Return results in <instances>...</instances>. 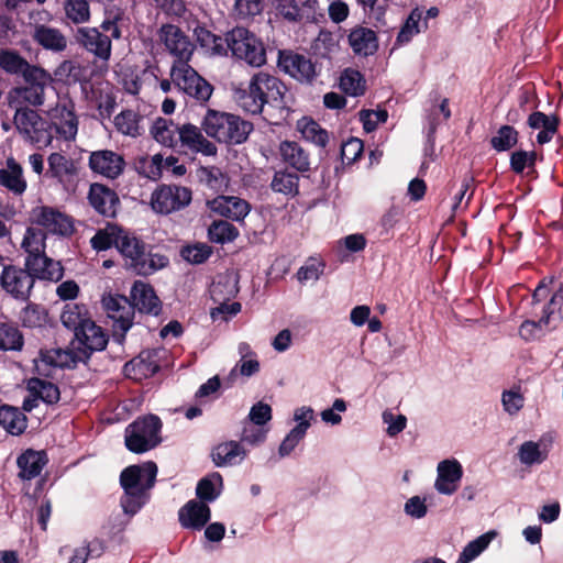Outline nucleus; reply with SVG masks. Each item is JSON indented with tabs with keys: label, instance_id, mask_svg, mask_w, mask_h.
I'll return each instance as SVG.
<instances>
[{
	"label": "nucleus",
	"instance_id": "obj_45",
	"mask_svg": "<svg viewBox=\"0 0 563 563\" xmlns=\"http://www.w3.org/2000/svg\"><path fill=\"white\" fill-rule=\"evenodd\" d=\"M223 481L219 473H212L209 476L199 481L196 494L199 501H213L216 500L222 490Z\"/></svg>",
	"mask_w": 563,
	"mask_h": 563
},
{
	"label": "nucleus",
	"instance_id": "obj_32",
	"mask_svg": "<svg viewBox=\"0 0 563 563\" xmlns=\"http://www.w3.org/2000/svg\"><path fill=\"white\" fill-rule=\"evenodd\" d=\"M19 476L31 481L38 476L47 463L44 451L26 450L18 457Z\"/></svg>",
	"mask_w": 563,
	"mask_h": 563
},
{
	"label": "nucleus",
	"instance_id": "obj_12",
	"mask_svg": "<svg viewBox=\"0 0 563 563\" xmlns=\"http://www.w3.org/2000/svg\"><path fill=\"white\" fill-rule=\"evenodd\" d=\"M14 125L31 143L46 146L51 143L52 136L47 129V122L33 109L14 110Z\"/></svg>",
	"mask_w": 563,
	"mask_h": 563
},
{
	"label": "nucleus",
	"instance_id": "obj_55",
	"mask_svg": "<svg viewBox=\"0 0 563 563\" xmlns=\"http://www.w3.org/2000/svg\"><path fill=\"white\" fill-rule=\"evenodd\" d=\"M563 318V286H561L551 297L549 303L544 307L541 322L550 325L552 322H559Z\"/></svg>",
	"mask_w": 563,
	"mask_h": 563
},
{
	"label": "nucleus",
	"instance_id": "obj_52",
	"mask_svg": "<svg viewBox=\"0 0 563 563\" xmlns=\"http://www.w3.org/2000/svg\"><path fill=\"white\" fill-rule=\"evenodd\" d=\"M23 345V338L19 329L10 322L0 321V350L18 351Z\"/></svg>",
	"mask_w": 563,
	"mask_h": 563
},
{
	"label": "nucleus",
	"instance_id": "obj_57",
	"mask_svg": "<svg viewBox=\"0 0 563 563\" xmlns=\"http://www.w3.org/2000/svg\"><path fill=\"white\" fill-rule=\"evenodd\" d=\"M422 19V11L420 9H415L409 14L407 21L401 27L400 32L397 36L398 44H407L411 41V38L420 32V21Z\"/></svg>",
	"mask_w": 563,
	"mask_h": 563
},
{
	"label": "nucleus",
	"instance_id": "obj_44",
	"mask_svg": "<svg viewBox=\"0 0 563 563\" xmlns=\"http://www.w3.org/2000/svg\"><path fill=\"white\" fill-rule=\"evenodd\" d=\"M194 34L196 41L207 53L211 55L227 54L225 38L211 33L205 26H197Z\"/></svg>",
	"mask_w": 563,
	"mask_h": 563
},
{
	"label": "nucleus",
	"instance_id": "obj_60",
	"mask_svg": "<svg viewBox=\"0 0 563 563\" xmlns=\"http://www.w3.org/2000/svg\"><path fill=\"white\" fill-rule=\"evenodd\" d=\"M518 141L517 131L510 125H503L497 134L492 139V146L496 151H507L511 148Z\"/></svg>",
	"mask_w": 563,
	"mask_h": 563
},
{
	"label": "nucleus",
	"instance_id": "obj_11",
	"mask_svg": "<svg viewBox=\"0 0 563 563\" xmlns=\"http://www.w3.org/2000/svg\"><path fill=\"white\" fill-rule=\"evenodd\" d=\"M157 34L165 49L175 58L172 66L189 65L195 45L180 27L174 24H163Z\"/></svg>",
	"mask_w": 563,
	"mask_h": 563
},
{
	"label": "nucleus",
	"instance_id": "obj_36",
	"mask_svg": "<svg viewBox=\"0 0 563 563\" xmlns=\"http://www.w3.org/2000/svg\"><path fill=\"white\" fill-rule=\"evenodd\" d=\"M349 43L355 54L368 56L376 52L377 37L374 31L367 27H356L349 35Z\"/></svg>",
	"mask_w": 563,
	"mask_h": 563
},
{
	"label": "nucleus",
	"instance_id": "obj_10",
	"mask_svg": "<svg viewBox=\"0 0 563 563\" xmlns=\"http://www.w3.org/2000/svg\"><path fill=\"white\" fill-rule=\"evenodd\" d=\"M192 199L188 187L179 185H161L151 196V207L159 214H169L186 208Z\"/></svg>",
	"mask_w": 563,
	"mask_h": 563
},
{
	"label": "nucleus",
	"instance_id": "obj_47",
	"mask_svg": "<svg viewBox=\"0 0 563 563\" xmlns=\"http://www.w3.org/2000/svg\"><path fill=\"white\" fill-rule=\"evenodd\" d=\"M497 533L490 530L475 540L468 542L463 551L461 552L457 563H470L475 560L481 553H483L490 542L496 538Z\"/></svg>",
	"mask_w": 563,
	"mask_h": 563
},
{
	"label": "nucleus",
	"instance_id": "obj_31",
	"mask_svg": "<svg viewBox=\"0 0 563 563\" xmlns=\"http://www.w3.org/2000/svg\"><path fill=\"white\" fill-rule=\"evenodd\" d=\"M87 100L91 101L100 111L102 117H110L115 107V99L110 92L109 85H90L85 82L81 86Z\"/></svg>",
	"mask_w": 563,
	"mask_h": 563
},
{
	"label": "nucleus",
	"instance_id": "obj_56",
	"mask_svg": "<svg viewBox=\"0 0 563 563\" xmlns=\"http://www.w3.org/2000/svg\"><path fill=\"white\" fill-rule=\"evenodd\" d=\"M20 321L23 327L38 328L46 323L47 312L43 307L30 303L22 309L20 313Z\"/></svg>",
	"mask_w": 563,
	"mask_h": 563
},
{
	"label": "nucleus",
	"instance_id": "obj_28",
	"mask_svg": "<svg viewBox=\"0 0 563 563\" xmlns=\"http://www.w3.org/2000/svg\"><path fill=\"white\" fill-rule=\"evenodd\" d=\"M88 199L93 209L100 214L106 217L115 216L119 198L113 190L100 184H92Z\"/></svg>",
	"mask_w": 563,
	"mask_h": 563
},
{
	"label": "nucleus",
	"instance_id": "obj_17",
	"mask_svg": "<svg viewBox=\"0 0 563 563\" xmlns=\"http://www.w3.org/2000/svg\"><path fill=\"white\" fill-rule=\"evenodd\" d=\"M278 67L301 82H310L317 75L310 58L289 51L279 52Z\"/></svg>",
	"mask_w": 563,
	"mask_h": 563
},
{
	"label": "nucleus",
	"instance_id": "obj_58",
	"mask_svg": "<svg viewBox=\"0 0 563 563\" xmlns=\"http://www.w3.org/2000/svg\"><path fill=\"white\" fill-rule=\"evenodd\" d=\"M208 233L212 242L221 244L231 242L238 236L234 225L227 221H214L209 228Z\"/></svg>",
	"mask_w": 563,
	"mask_h": 563
},
{
	"label": "nucleus",
	"instance_id": "obj_34",
	"mask_svg": "<svg viewBox=\"0 0 563 563\" xmlns=\"http://www.w3.org/2000/svg\"><path fill=\"white\" fill-rule=\"evenodd\" d=\"M158 368L159 366L155 360V354L146 351L128 362L124 365V373L128 377L140 380L154 375Z\"/></svg>",
	"mask_w": 563,
	"mask_h": 563
},
{
	"label": "nucleus",
	"instance_id": "obj_13",
	"mask_svg": "<svg viewBox=\"0 0 563 563\" xmlns=\"http://www.w3.org/2000/svg\"><path fill=\"white\" fill-rule=\"evenodd\" d=\"M46 114L64 140H75L78 132V118L75 113V104L70 99L58 98L56 104L49 108Z\"/></svg>",
	"mask_w": 563,
	"mask_h": 563
},
{
	"label": "nucleus",
	"instance_id": "obj_33",
	"mask_svg": "<svg viewBox=\"0 0 563 563\" xmlns=\"http://www.w3.org/2000/svg\"><path fill=\"white\" fill-rule=\"evenodd\" d=\"M278 153L284 163L298 172H307L310 168L309 154L294 141H283L278 146Z\"/></svg>",
	"mask_w": 563,
	"mask_h": 563
},
{
	"label": "nucleus",
	"instance_id": "obj_3",
	"mask_svg": "<svg viewBox=\"0 0 563 563\" xmlns=\"http://www.w3.org/2000/svg\"><path fill=\"white\" fill-rule=\"evenodd\" d=\"M208 136L225 144H241L247 140L253 125L240 117L209 109L202 120Z\"/></svg>",
	"mask_w": 563,
	"mask_h": 563
},
{
	"label": "nucleus",
	"instance_id": "obj_5",
	"mask_svg": "<svg viewBox=\"0 0 563 563\" xmlns=\"http://www.w3.org/2000/svg\"><path fill=\"white\" fill-rule=\"evenodd\" d=\"M26 85L12 88L8 92V104L13 110L41 107L45 101V88L51 82V75L43 68H32L24 77Z\"/></svg>",
	"mask_w": 563,
	"mask_h": 563
},
{
	"label": "nucleus",
	"instance_id": "obj_15",
	"mask_svg": "<svg viewBox=\"0 0 563 563\" xmlns=\"http://www.w3.org/2000/svg\"><path fill=\"white\" fill-rule=\"evenodd\" d=\"M31 220L33 223L41 225L46 231L59 234L67 235L73 232V221L71 219L53 207L48 206H37L31 211Z\"/></svg>",
	"mask_w": 563,
	"mask_h": 563
},
{
	"label": "nucleus",
	"instance_id": "obj_29",
	"mask_svg": "<svg viewBox=\"0 0 563 563\" xmlns=\"http://www.w3.org/2000/svg\"><path fill=\"white\" fill-rule=\"evenodd\" d=\"M247 455V451L240 442L227 441L218 444L211 453L212 461L218 467L240 464Z\"/></svg>",
	"mask_w": 563,
	"mask_h": 563
},
{
	"label": "nucleus",
	"instance_id": "obj_64",
	"mask_svg": "<svg viewBox=\"0 0 563 563\" xmlns=\"http://www.w3.org/2000/svg\"><path fill=\"white\" fill-rule=\"evenodd\" d=\"M292 420L296 422L292 429L306 435L312 422L316 420L314 410L310 406L297 407L294 410Z\"/></svg>",
	"mask_w": 563,
	"mask_h": 563
},
{
	"label": "nucleus",
	"instance_id": "obj_18",
	"mask_svg": "<svg viewBox=\"0 0 563 563\" xmlns=\"http://www.w3.org/2000/svg\"><path fill=\"white\" fill-rule=\"evenodd\" d=\"M123 157L110 150L95 151L89 156L90 169L109 179H115L124 169Z\"/></svg>",
	"mask_w": 563,
	"mask_h": 563
},
{
	"label": "nucleus",
	"instance_id": "obj_54",
	"mask_svg": "<svg viewBox=\"0 0 563 563\" xmlns=\"http://www.w3.org/2000/svg\"><path fill=\"white\" fill-rule=\"evenodd\" d=\"M46 234L42 229L27 228L22 241V249L27 253V256L37 255L45 252Z\"/></svg>",
	"mask_w": 563,
	"mask_h": 563
},
{
	"label": "nucleus",
	"instance_id": "obj_51",
	"mask_svg": "<svg viewBox=\"0 0 563 563\" xmlns=\"http://www.w3.org/2000/svg\"><path fill=\"white\" fill-rule=\"evenodd\" d=\"M235 100L238 104L247 113L260 114L264 109V99H261L252 85L249 82L246 89H239L235 91Z\"/></svg>",
	"mask_w": 563,
	"mask_h": 563
},
{
	"label": "nucleus",
	"instance_id": "obj_22",
	"mask_svg": "<svg viewBox=\"0 0 563 563\" xmlns=\"http://www.w3.org/2000/svg\"><path fill=\"white\" fill-rule=\"evenodd\" d=\"M178 146L195 153H201L206 156H213L217 154L216 145L203 136L198 126L191 123H186L180 126Z\"/></svg>",
	"mask_w": 563,
	"mask_h": 563
},
{
	"label": "nucleus",
	"instance_id": "obj_16",
	"mask_svg": "<svg viewBox=\"0 0 563 563\" xmlns=\"http://www.w3.org/2000/svg\"><path fill=\"white\" fill-rule=\"evenodd\" d=\"M463 466L456 459H446L438 463L434 489L444 496H452L460 487Z\"/></svg>",
	"mask_w": 563,
	"mask_h": 563
},
{
	"label": "nucleus",
	"instance_id": "obj_59",
	"mask_svg": "<svg viewBox=\"0 0 563 563\" xmlns=\"http://www.w3.org/2000/svg\"><path fill=\"white\" fill-rule=\"evenodd\" d=\"M65 12L66 16L76 24L85 23L90 19V9L87 0H67Z\"/></svg>",
	"mask_w": 563,
	"mask_h": 563
},
{
	"label": "nucleus",
	"instance_id": "obj_6",
	"mask_svg": "<svg viewBox=\"0 0 563 563\" xmlns=\"http://www.w3.org/2000/svg\"><path fill=\"white\" fill-rule=\"evenodd\" d=\"M225 48L233 57L251 66L260 67L266 62V52L261 40L244 27H235L225 35Z\"/></svg>",
	"mask_w": 563,
	"mask_h": 563
},
{
	"label": "nucleus",
	"instance_id": "obj_35",
	"mask_svg": "<svg viewBox=\"0 0 563 563\" xmlns=\"http://www.w3.org/2000/svg\"><path fill=\"white\" fill-rule=\"evenodd\" d=\"M180 126L169 119L158 118L151 128V134L159 144L176 148L178 147Z\"/></svg>",
	"mask_w": 563,
	"mask_h": 563
},
{
	"label": "nucleus",
	"instance_id": "obj_30",
	"mask_svg": "<svg viewBox=\"0 0 563 563\" xmlns=\"http://www.w3.org/2000/svg\"><path fill=\"white\" fill-rule=\"evenodd\" d=\"M131 298L134 309L137 308L140 311L158 314L161 301L148 284L141 280L135 282L131 289Z\"/></svg>",
	"mask_w": 563,
	"mask_h": 563
},
{
	"label": "nucleus",
	"instance_id": "obj_41",
	"mask_svg": "<svg viewBox=\"0 0 563 563\" xmlns=\"http://www.w3.org/2000/svg\"><path fill=\"white\" fill-rule=\"evenodd\" d=\"M0 67L9 74L23 75L37 66L30 65L20 54L10 49L0 51Z\"/></svg>",
	"mask_w": 563,
	"mask_h": 563
},
{
	"label": "nucleus",
	"instance_id": "obj_43",
	"mask_svg": "<svg viewBox=\"0 0 563 563\" xmlns=\"http://www.w3.org/2000/svg\"><path fill=\"white\" fill-rule=\"evenodd\" d=\"M90 319L87 308L84 305L78 303H66L60 314L63 325L73 330L74 334L86 321H89Z\"/></svg>",
	"mask_w": 563,
	"mask_h": 563
},
{
	"label": "nucleus",
	"instance_id": "obj_37",
	"mask_svg": "<svg viewBox=\"0 0 563 563\" xmlns=\"http://www.w3.org/2000/svg\"><path fill=\"white\" fill-rule=\"evenodd\" d=\"M33 37L45 49L63 52L67 47L66 36L55 27L37 25L34 30Z\"/></svg>",
	"mask_w": 563,
	"mask_h": 563
},
{
	"label": "nucleus",
	"instance_id": "obj_38",
	"mask_svg": "<svg viewBox=\"0 0 563 563\" xmlns=\"http://www.w3.org/2000/svg\"><path fill=\"white\" fill-rule=\"evenodd\" d=\"M0 426L12 435H20L27 427L25 415L15 407H0Z\"/></svg>",
	"mask_w": 563,
	"mask_h": 563
},
{
	"label": "nucleus",
	"instance_id": "obj_27",
	"mask_svg": "<svg viewBox=\"0 0 563 563\" xmlns=\"http://www.w3.org/2000/svg\"><path fill=\"white\" fill-rule=\"evenodd\" d=\"M208 207L211 211L236 221L245 218L250 211V206L245 200L233 196H219L209 200Z\"/></svg>",
	"mask_w": 563,
	"mask_h": 563
},
{
	"label": "nucleus",
	"instance_id": "obj_4",
	"mask_svg": "<svg viewBox=\"0 0 563 563\" xmlns=\"http://www.w3.org/2000/svg\"><path fill=\"white\" fill-rule=\"evenodd\" d=\"M121 23L122 18L117 15L112 20H104L100 27H79L76 32V40L95 58L107 63L111 57V40H119L122 35Z\"/></svg>",
	"mask_w": 563,
	"mask_h": 563
},
{
	"label": "nucleus",
	"instance_id": "obj_53",
	"mask_svg": "<svg viewBox=\"0 0 563 563\" xmlns=\"http://www.w3.org/2000/svg\"><path fill=\"white\" fill-rule=\"evenodd\" d=\"M298 181L297 174L279 170L275 173L271 187L275 192L295 195L298 191Z\"/></svg>",
	"mask_w": 563,
	"mask_h": 563
},
{
	"label": "nucleus",
	"instance_id": "obj_49",
	"mask_svg": "<svg viewBox=\"0 0 563 563\" xmlns=\"http://www.w3.org/2000/svg\"><path fill=\"white\" fill-rule=\"evenodd\" d=\"M54 76L56 79L65 81L66 84L81 82L82 85L87 82L85 67L74 60H64L60 63L54 70Z\"/></svg>",
	"mask_w": 563,
	"mask_h": 563
},
{
	"label": "nucleus",
	"instance_id": "obj_48",
	"mask_svg": "<svg viewBox=\"0 0 563 563\" xmlns=\"http://www.w3.org/2000/svg\"><path fill=\"white\" fill-rule=\"evenodd\" d=\"M85 358H87V353L81 350L75 352L74 350L59 349L43 355L45 362L58 367H71Z\"/></svg>",
	"mask_w": 563,
	"mask_h": 563
},
{
	"label": "nucleus",
	"instance_id": "obj_2",
	"mask_svg": "<svg viewBox=\"0 0 563 563\" xmlns=\"http://www.w3.org/2000/svg\"><path fill=\"white\" fill-rule=\"evenodd\" d=\"M117 250L122 255L124 265L139 275H150L168 263L167 257L152 254L141 239L126 230L118 241Z\"/></svg>",
	"mask_w": 563,
	"mask_h": 563
},
{
	"label": "nucleus",
	"instance_id": "obj_20",
	"mask_svg": "<svg viewBox=\"0 0 563 563\" xmlns=\"http://www.w3.org/2000/svg\"><path fill=\"white\" fill-rule=\"evenodd\" d=\"M552 441L541 438L523 441L517 449L516 457L520 465L531 468L543 464L550 455Z\"/></svg>",
	"mask_w": 563,
	"mask_h": 563
},
{
	"label": "nucleus",
	"instance_id": "obj_46",
	"mask_svg": "<svg viewBox=\"0 0 563 563\" xmlns=\"http://www.w3.org/2000/svg\"><path fill=\"white\" fill-rule=\"evenodd\" d=\"M124 229L117 225H107L100 229L91 238L90 243L93 250L100 252L110 249L112 245L118 246V241L123 235Z\"/></svg>",
	"mask_w": 563,
	"mask_h": 563
},
{
	"label": "nucleus",
	"instance_id": "obj_21",
	"mask_svg": "<svg viewBox=\"0 0 563 563\" xmlns=\"http://www.w3.org/2000/svg\"><path fill=\"white\" fill-rule=\"evenodd\" d=\"M48 168L46 175L56 179L64 188L74 185L78 174L76 162L62 153L54 152L47 157Z\"/></svg>",
	"mask_w": 563,
	"mask_h": 563
},
{
	"label": "nucleus",
	"instance_id": "obj_42",
	"mask_svg": "<svg viewBox=\"0 0 563 563\" xmlns=\"http://www.w3.org/2000/svg\"><path fill=\"white\" fill-rule=\"evenodd\" d=\"M339 87L344 93L358 97L365 92L366 81L358 70L346 68L341 73Z\"/></svg>",
	"mask_w": 563,
	"mask_h": 563
},
{
	"label": "nucleus",
	"instance_id": "obj_19",
	"mask_svg": "<svg viewBox=\"0 0 563 563\" xmlns=\"http://www.w3.org/2000/svg\"><path fill=\"white\" fill-rule=\"evenodd\" d=\"M108 343V336L101 327L93 320L86 321L75 333V341L71 343L77 349L87 353V357L93 351H102Z\"/></svg>",
	"mask_w": 563,
	"mask_h": 563
},
{
	"label": "nucleus",
	"instance_id": "obj_1",
	"mask_svg": "<svg viewBox=\"0 0 563 563\" xmlns=\"http://www.w3.org/2000/svg\"><path fill=\"white\" fill-rule=\"evenodd\" d=\"M157 466L154 462L131 465L124 468L120 483L124 490L121 506L126 515H135L147 503L150 489L154 486Z\"/></svg>",
	"mask_w": 563,
	"mask_h": 563
},
{
	"label": "nucleus",
	"instance_id": "obj_63",
	"mask_svg": "<svg viewBox=\"0 0 563 563\" xmlns=\"http://www.w3.org/2000/svg\"><path fill=\"white\" fill-rule=\"evenodd\" d=\"M501 404L504 410L509 416H515L523 408L525 397L518 388L504 390L501 394Z\"/></svg>",
	"mask_w": 563,
	"mask_h": 563
},
{
	"label": "nucleus",
	"instance_id": "obj_39",
	"mask_svg": "<svg viewBox=\"0 0 563 563\" xmlns=\"http://www.w3.org/2000/svg\"><path fill=\"white\" fill-rule=\"evenodd\" d=\"M142 117L133 110L121 111L114 118V125L117 130L128 136H140L144 129L141 124Z\"/></svg>",
	"mask_w": 563,
	"mask_h": 563
},
{
	"label": "nucleus",
	"instance_id": "obj_62",
	"mask_svg": "<svg viewBox=\"0 0 563 563\" xmlns=\"http://www.w3.org/2000/svg\"><path fill=\"white\" fill-rule=\"evenodd\" d=\"M137 168L143 176L156 180L162 176L163 156L155 154L152 157L142 158L139 161Z\"/></svg>",
	"mask_w": 563,
	"mask_h": 563
},
{
	"label": "nucleus",
	"instance_id": "obj_25",
	"mask_svg": "<svg viewBox=\"0 0 563 563\" xmlns=\"http://www.w3.org/2000/svg\"><path fill=\"white\" fill-rule=\"evenodd\" d=\"M27 271L33 278L58 282L64 274L63 266L59 262L48 258L45 252L37 255L27 256L25 260Z\"/></svg>",
	"mask_w": 563,
	"mask_h": 563
},
{
	"label": "nucleus",
	"instance_id": "obj_23",
	"mask_svg": "<svg viewBox=\"0 0 563 563\" xmlns=\"http://www.w3.org/2000/svg\"><path fill=\"white\" fill-rule=\"evenodd\" d=\"M250 84L253 87V91L261 99H264V104L279 103L282 101L285 86L277 77L261 71L251 78Z\"/></svg>",
	"mask_w": 563,
	"mask_h": 563
},
{
	"label": "nucleus",
	"instance_id": "obj_14",
	"mask_svg": "<svg viewBox=\"0 0 563 563\" xmlns=\"http://www.w3.org/2000/svg\"><path fill=\"white\" fill-rule=\"evenodd\" d=\"M0 285L12 297L25 300L34 286V278L26 269L15 265H5L0 275Z\"/></svg>",
	"mask_w": 563,
	"mask_h": 563
},
{
	"label": "nucleus",
	"instance_id": "obj_50",
	"mask_svg": "<svg viewBox=\"0 0 563 563\" xmlns=\"http://www.w3.org/2000/svg\"><path fill=\"white\" fill-rule=\"evenodd\" d=\"M297 129L302 137L319 146H325L328 133L316 121L309 118H302L297 122Z\"/></svg>",
	"mask_w": 563,
	"mask_h": 563
},
{
	"label": "nucleus",
	"instance_id": "obj_40",
	"mask_svg": "<svg viewBox=\"0 0 563 563\" xmlns=\"http://www.w3.org/2000/svg\"><path fill=\"white\" fill-rule=\"evenodd\" d=\"M27 390L32 397L38 398L45 404H56L59 400L58 387L45 379L32 378L27 383Z\"/></svg>",
	"mask_w": 563,
	"mask_h": 563
},
{
	"label": "nucleus",
	"instance_id": "obj_24",
	"mask_svg": "<svg viewBox=\"0 0 563 563\" xmlns=\"http://www.w3.org/2000/svg\"><path fill=\"white\" fill-rule=\"evenodd\" d=\"M0 186L16 197L27 189L24 169L13 157L7 158L4 166L0 168Z\"/></svg>",
	"mask_w": 563,
	"mask_h": 563
},
{
	"label": "nucleus",
	"instance_id": "obj_7",
	"mask_svg": "<svg viewBox=\"0 0 563 563\" xmlns=\"http://www.w3.org/2000/svg\"><path fill=\"white\" fill-rule=\"evenodd\" d=\"M162 422L158 417L148 415L136 419L125 429V445L134 453H144L161 442Z\"/></svg>",
	"mask_w": 563,
	"mask_h": 563
},
{
	"label": "nucleus",
	"instance_id": "obj_61",
	"mask_svg": "<svg viewBox=\"0 0 563 563\" xmlns=\"http://www.w3.org/2000/svg\"><path fill=\"white\" fill-rule=\"evenodd\" d=\"M324 264L317 258H309L297 272V278L300 283H314L323 273Z\"/></svg>",
	"mask_w": 563,
	"mask_h": 563
},
{
	"label": "nucleus",
	"instance_id": "obj_8",
	"mask_svg": "<svg viewBox=\"0 0 563 563\" xmlns=\"http://www.w3.org/2000/svg\"><path fill=\"white\" fill-rule=\"evenodd\" d=\"M169 77L174 87L199 103H206L213 92V87L190 65L172 66Z\"/></svg>",
	"mask_w": 563,
	"mask_h": 563
},
{
	"label": "nucleus",
	"instance_id": "obj_9",
	"mask_svg": "<svg viewBox=\"0 0 563 563\" xmlns=\"http://www.w3.org/2000/svg\"><path fill=\"white\" fill-rule=\"evenodd\" d=\"M101 303L108 318L113 321L115 341L122 343L133 324L134 306L126 297L112 294L103 295Z\"/></svg>",
	"mask_w": 563,
	"mask_h": 563
},
{
	"label": "nucleus",
	"instance_id": "obj_26",
	"mask_svg": "<svg viewBox=\"0 0 563 563\" xmlns=\"http://www.w3.org/2000/svg\"><path fill=\"white\" fill-rule=\"evenodd\" d=\"M181 527L192 530H201L211 517L209 506L199 500H189L178 512Z\"/></svg>",
	"mask_w": 563,
	"mask_h": 563
}]
</instances>
